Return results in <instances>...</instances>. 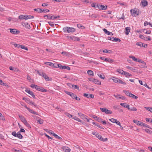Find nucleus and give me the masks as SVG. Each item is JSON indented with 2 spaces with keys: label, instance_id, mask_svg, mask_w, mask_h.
Masks as SVG:
<instances>
[{
  "label": "nucleus",
  "instance_id": "b1692460",
  "mask_svg": "<svg viewBox=\"0 0 152 152\" xmlns=\"http://www.w3.org/2000/svg\"><path fill=\"white\" fill-rule=\"evenodd\" d=\"M42 77H43L46 81H49V77L46 75L45 73H44Z\"/></svg>",
  "mask_w": 152,
  "mask_h": 152
},
{
  "label": "nucleus",
  "instance_id": "72a5a7b5",
  "mask_svg": "<svg viewBox=\"0 0 152 152\" xmlns=\"http://www.w3.org/2000/svg\"><path fill=\"white\" fill-rule=\"evenodd\" d=\"M91 6L93 7H94L95 8H98L99 9V4L93 3L92 4Z\"/></svg>",
  "mask_w": 152,
  "mask_h": 152
},
{
  "label": "nucleus",
  "instance_id": "09e8293b",
  "mask_svg": "<svg viewBox=\"0 0 152 152\" xmlns=\"http://www.w3.org/2000/svg\"><path fill=\"white\" fill-rule=\"evenodd\" d=\"M146 121L147 122H150L151 123H152V119L151 118H146Z\"/></svg>",
  "mask_w": 152,
  "mask_h": 152
},
{
  "label": "nucleus",
  "instance_id": "aec40b11",
  "mask_svg": "<svg viewBox=\"0 0 152 152\" xmlns=\"http://www.w3.org/2000/svg\"><path fill=\"white\" fill-rule=\"evenodd\" d=\"M125 29L126 31L125 33L126 35H128L130 32V28L129 27H127L125 28Z\"/></svg>",
  "mask_w": 152,
  "mask_h": 152
},
{
  "label": "nucleus",
  "instance_id": "6e6d98bb",
  "mask_svg": "<svg viewBox=\"0 0 152 152\" xmlns=\"http://www.w3.org/2000/svg\"><path fill=\"white\" fill-rule=\"evenodd\" d=\"M77 27L79 28H81L82 29H83L84 28V26H82L81 24H78L77 25Z\"/></svg>",
  "mask_w": 152,
  "mask_h": 152
},
{
  "label": "nucleus",
  "instance_id": "0eeeda50",
  "mask_svg": "<svg viewBox=\"0 0 152 152\" xmlns=\"http://www.w3.org/2000/svg\"><path fill=\"white\" fill-rule=\"evenodd\" d=\"M25 91L31 95L34 98H35V96L33 92L30 91L29 89H26Z\"/></svg>",
  "mask_w": 152,
  "mask_h": 152
},
{
  "label": "nucleus",
  "instance_id": "864d4df0",
  "mask_svg": "<svg viewBox=\"0 0 152 152\" xmlns=\"http://www.w3.org/2000/svg\"><path fill=\"white\" fill-rule=\"evenodd\" d=\"M12 134L14 137H16L17 135V133H16L14 131L12 133Z\"/></svg>",
  "mask_w": 152,
  "mask_h": 152
},
{
  "label": "nucleus",
  "instance_id": "58836bf2",
  "mask_svg": "<svg viewBox=\"0 0 152 152\" xmlns=\"http://www.w3.org/2000/svg\"><path fill=\"white\" fill-rule=\"evenodd\" d=\"M141 63H142V64L144 65L143 66L141 65L142 66V67L144 68H147V66H145V65H146V63L145 62L143 61H142L141 62Z\"/></svg>",
  "mask_w": 152,
  "mask_h": 152
},
{
  "label": "nucleus",
  "instance_id": "473e14b6",
  "mask_svg": "<svg viewBox=\"0 0 152 152\" xmlns=\"http://www.w3.org/2000/svg\"><path fill=\"white\" fill-rule=\"evenodd\" d=\"M129 57L130 58H132L134 61H137V59L134 56H130Z\"/></svg>",
  "mask_w": 152,
  "mask_h": 152
},
{
  "label": "nucleus",
  "instance_id": "412c9836",
  "mask_svg": "<svg viewBox=\"0 0 152 152\" xmlns=\"http://www.w3.org/2000/svg\"><path fill=\"white\" fill-rule=\"evenodd\" d=\"M72 118L79 122L82 123L83 124L82 121L79 118L73 115Z\"/></svg>",
  "mask_w": 152,
  "mask_h": 152
},
{
  "label": "nucleus",
  "instance_id": "3c124183",
  "mask_svg": "<svg viewBox=\"0 0 152 152\" xmlns=\"http://www.w3.org/2000/svg\"><path fill=\"white\" fill-rule=\"evenodd\" d=\"M136 45L138 46H140V47H142V46H143V44L141 42H137Z\"/></svg>",
  "mask_w": 152,
  "mask_h": 152
},
{
  "label": "nucleus",
  "instance_id": "2f4dec72",
  "mask_svg": "<svg viewBox=\"0 0 152 152\" xmlns=\"http://www.w3.org/2000/svg\"><path fill=\"white\" fill-rule=\"evenodd\" d=\"M16 137H18V138L20 139H21L23 138L22 135L20 133V132H18L17 133V135Z\"/></svg>",
  "mask_w": 152,
  "mask_h": 152
},
{
  "label": "nucleus",
  "instance_id": "dca6fc26",
  "mask_svg": "<svg viewBox=\"0 0 152 152\" xmlns=\"http://www.w3.org/2000/svg\"><path fill=\"white\" fill-rule=\"evenodd\" d=\"M103 31L106 34L108 35H113V34L109 31H108L105 28H104Z\"/></svg>",
  "mask_w": 152,
  "mask_h": 152
},
{
  "label": "nucleus",
  "instance_id": "c85d7f7f",
  "mask_svg": "<svg viewBox=\"0 0 152 152\" xmlns=\"http://www.w3.org/2000/svg\"><path fill=\"white\" fill-rule=\"evenodd\" d=\"M97 75L101 78L102 79H104L105 78V76L103 74H98Z\"/></svg>",
  "mask_w": 152,
  "mask_h": 152
},
{
  "label": "nucleus",
  "instance_id": "e2e57ef3",
  "mask_svg": "<svg viewBox=\"0 0 152 152\" xmlns=\"http://www.w3.org/2000/svg\"><path fill=\"white\" fill-rule=\"evenodd\" d=\"M127 104L126 103H120V105L121 106H122L124 107H126V106Z\"/></svg>",
  "mask_w": 152,
  "mask_h": 152
},
{
  "label": "nucleus",
  "instance_id": "5701e85b",
  "mask_svg": "<svg viewBox=\"0 0 152 152\" xmlns=\"http://www.w3.org/2000/svg\"><path fill=\"white\" fill-rule=\"evenodd\" d=\"M26 102L31 105H33L34 104V102H33L30 100L29 99H26Z\"/></svg>",
  "mask_w": 152,
  "mask_h": 152
},
{
  "label": "nucleus",
  "instance_id": "c03bdc74",
  "mask_svg": "<svg viewBox=\"0 0 152 152\" xmlns=\"http://www.w3.org/2000/svg\"><path fill=\"white\" fill-rule=\"evenodd\" d=\"M99 58L102 60L106 62L107 61L108 58H104V57H100Z\"/></svg>",
  "mask_w": 152,
  "mask_h": 152
},
{
  "label": "nucleus",
  "instance_id": "603ef678",
  "mask_svg": "<svg viewBox=\"0 0 152 152\" xmlns=\"http://www.w3.org/2000/svg\"><path fill=\"white\" fill-rule=\"evenodd\" d=\"M45 73L42 72H40L39 71H37V73L40 76H42Z\"/></svg>",
  "mask_w": 152,
  "mask_h": 152
},
{
  "label": "nucleus",
  "instance_id": "052dcab7",
  "mask_svg": "<svg viewBox=\"0 0 152 152\" xmlns=\"http://www.w3.org/2000/svg\"><path fill=\"white\" fill-rule=\"evenodd\" d=\"M126 68L127 69H129L132 71L135 70V69H133L132 67L129 66H126Z\"/></svg>",
  "mask_w": 152,
  "mask_h": 152
},
{
  "label": "nucleus",
  "instance_id": "ea45409f",
  "mask_svg": "<svg viewBox=\"0 0 152 152\" xmlns=\"http://www.w3.org/2000/svg\"><path fill=\"white\" fill-rule=\"evenodd\" d=\"M130 97H132L133 98H134L135 99H137L138 98V97L135 96L134 95V94H130Z\"/></svg>",
  "mask_w": 152,
  "mask_h": 152
},
{
  "label": "nucleus",
  "instance_id": "0e129e2a",
  "mask_svg": "<svg viewBox=\"0 0 152 152\" xmlns=\"http://www.w3.org/2000/svg\"><path fill=\"white\" fill-rule=\"evenodd\" d=\"M130 110L132 111H136L137 110V109L134 107H133L130 108Z\"/></svg>",
  "mask_w": 152,
  "mask_h": 152
},
{
  "label": "nucleus",
  "instance_id": "680f3d73",
  "mask_svg": "<svg viewBox=\"0 0 152 152\" xmlns=\"http://www.w3.org/2000/svg\"><path fill=\"white\" fill-rule=\"evenodd\" d=\"M37 121L38 122H39L40 124H41L43 123V121L42 119H39L37 120Z\"/></svg>",
  "mask_w": 152,
  "mask_h": 152
},
{
  "label": "nucleus",
  "instance_id": "338daca9",
  "mask_svg": "<svg viewBox=\"0 0 152 152\" xmlns=\"http://www.w3.org/2000/svg\"><path fill=\"white\" fill-rule=\"evenodd\" d=\"M24 124L27 127H30L31 128L30 126V124L27 122V121L26 122H25Z\"/></svg>",
  "mask_w": 152,
  "mask_h": 152
},
{
  "label": "nucleus",
  "instance_id": "9b49d317",
  "mask_svg": "<svg viewBox=\"0 0 152 152\" xmlns=\"http://www.w3.org/2000/svg\"><path fill=\"white\" fill-rule=\"evenodd\" d=\"M141 4H142L143 7L147 6L148 4V2L146 0H142V1Z\"/></svg>",
  "mask_w": 152,
  "mask_h": 152
},
{
  "label": "nucleus",
  "instance_id": "bf43d9fd",
  "mask_svg": "<svg viewBox=\"0 0 152 152\" xmlns=\"http://www.w3.org/2000/svg\"><path fill=\"white\" fill-rule=\"evenodd\" d=\"M21 45H20L19 44H15L14 45L15 47H16L17 48H20V46H21Z\"/></svg>",
  "mask_w": 152,
  "mask_h": 152
},
{
  "label": "nucleus",
  "instance_id": "f8f14e48",
  "mask_svg": "<svg viewBox=\"0 0 152 152\" xmlns=\"http://www.w3.org/2000/svg\"><path fill=\"white\" fill-rule=\"evenodd\" d=\"M78 114L79 115V116L82 119H87V116L86 115H85L81 113H78Z\"/></svg>",
  "mask_w": 152,
  "mask_h": 152
},
{
  "label": "nucleus",
  "instance_id": "423d86ee",
  "mask_svg": "<svg viewBox=\"0 0 152 152\" xmlns=\"http://www.w3.org/2000/svg\"><path fill=\"white\" fill-rule=\"evenodd\" d=\"M36 90L43 92H45L47 91V90L45 89L43 87L38 86H37V87L36 88Z\"/></svg>",
  "mask_w": 152,
  "mask_h": 152
},
{
  "label": "nucleus",
  "instance_id": "20e7f679",
  "mask_svg": "<svg viewBox=\"0 0 152 152\" xmlns=\"http://www.w3.org/2000/svg\"><path fill=\"white\" fill-rule=\"evenodd\" d=\"M68 39L70 40H72L73 41H79L80 39L78 37H75V36H68L67 37Z\"/></svg>",
  "mask_w": 152,
  "mask_h": 152
},
{
  "label": "nucleus",
  "instance_id": "de8ad7c7",
  "mask_svg": "<svg viewBox=\"0 0 152 152\" xmlns=\"http://www.w3.org/2000/svg\"><path fill=\"white\" fill-rule=\"evenodd\" d=\"M65 114L69 118H72V116L73 115H72L69 114L68 113H66Z\"/></svg>",
  "mask_w": 152,
  "mask_h": 152
},
{
  "label": "nucleus",
  "instance_id": "ddd939ff",
  "mask_svg": "<svg viewBox=\"0 0 152 152\" xmlns=\"http://www.w3.org/2000/svg\"><path fill=\"white\" fill-rule=\"evenodd\" d=\"M19 117L21 121L24 124L27 121L24 117L21 115H19Z\"/></svg>",
  "mask_w": 152,
  "mask_h": 152
},
{
  "label": "nucleus",
  "instance_id": "37998d69",
  "mask_svg": "<svg viewBox=\"0 0 152 152\" xmlns=\"http://www.w3.org/2000/svg\"><path fill=\"white\" fill-rule=\"evenodd\" d=\"M109 120L111 122L113 123H115L116 122V121L117 120L112 118L110 119H109Z\"/></svg>",
  "mask_w": 152,
  "mask_h": 152
},
{
  "label": "nucleus",
  "instance_id": "2eb2a0df",
  "mask_svg": "<svg viewBox=\"0 0 152 152\" xmlns=\"http://www.w3.org/2000/svg\"><path fill=\"white\" fill-rule=\"evenodd\" d=\"M53 17V16H51L50 15H46L44 16V18L45 19L51 20L52 19Z\"/></svg>",
  "mask_w": 152,
  "mask_h": 152
},
{
  "label": "nucleus",
  "instance_id": "49530a36",
  "mask_svg": "<svg viewBox=\"0 0 152 152\" xmlns=\"http://www.w3.org/2000/svg\"><path fill=\"white\" fill-rule=\"evenodd\" d=\"M118 83H121L122 84L125 85L126 84V83L123 82L122 80H120L119 79Z\"/></svg>",
  "mask_w": 152,
  "mask_h": 152
},
{
  "label": "nucleus",
  "instance_id": "1a4fd4ad",
  "mask_svg": "<svg viewBox=\"0 0 152 152\" xmlns=\"http://www.w3.org/2000/svg\"><path fill=\"white\" fill-rule=\"evenodd\" d=\"M83 96L88 98H93L94 96L93 94L84 93Z\"/></svg>",
  "mask_w": 152,
  "mask_h": 152
},
{
  "label": "nucleus",
  "instance_id": "7ed1b4c3",
  "mask_svg": "<svg viewBox=\"0 0 152 152\" xmlns=\"http://www.w3.org/2000/svg\"><path fill=\"white\" fill-rule=\"evenodd\" d=\"M100 109L102 112H104L106 114H111L112 113V112L111 110H108L105 107L100 108Z\"/></svg>",
  "mask_w": 152,
  "mask_h": 152
},
{
  "label": "nucleus",
  "instance_id": "9d476101",
  "mask_svg": "<svg viewBox=\"0 0 152 152\" xmlns=\"http://www.w3.org/2000/svg\"><path fill=\"white\" fill-rule=\"evenodd\" d=\"M107 8V6H104L103 5L99 4V9L100 10H105Z\"/></svg>",
  "mask_w": 152,
  "mask_h": 152
},
{
  "label": "nucleus",
  "instance_id": "6ab92c4d",
  "mask_svg": "<svg viewBox=\"0 0 152 152\" xmlns=\"http://www.w3.org/2000/svg\"><path fill=\"white\" fill-rule=\"evenodd\" d=\"M123 75H125V76L127 77H131L132 76L131 74L126 71L124 72Z\"/></svg>",
  "mask_w": 152,
  "mask_h": 152
},
{
  "label": "nucleus",
  "instance_id": "4d7b16f0",
  "mask_svg": "<svg viewBox=\"0 0 152 152\" xmlns=\"http://www.w3.org/2000/svg\"><path fill=\"white\" fill-rule=\"evenodd\" d=\"M76 95L74 94H73L72 93L71 95H70V96L73 99H75V97L76 96Z\"/></svg>",
  "mask_w": 152,
  "mask_h": 152
},
{
  "label": "nucleus",
  "instance_id": "7c9ffc66",
  "mask_svg": "<svg viewBox=\"0 0 152 152\" xmlns=\"http://www.w3.org/2000/svg\"><path fill=\"white\" fill-rule=\"evenodd\" d=\"M45 64L51 66L53 67L54 66V64L52 62H47L45 63Z\"/></svg>",
  "mask_w": 152,
  "mask_h": 152
},
{
  "label": "nucleus",
  "instance_id": "f03ea898",
  "mask_svg": "<svg viewBox=\"0 0 152 152\" xmlns=\"http://www.w3.org/2000/svg\"><path fill=\"white\" fill-rule=\"evenodd\" d=\"M130 12L132 16H136V15H139V12L137 11V9H131L130 10Z\"/></svg>",
  "mask_w": 152,
  "mask_h": 152
},
{
  "label": "nucleus",
  "instance_id": "a878e982",
  "mask_svg": "<svg viewBox=\"0 0 152 152\" xmlns=\"http://www.w3.org/2000/svg\"><path fill=\"white\" fill-rule=\"evenodd\" d=\"M87 73L88 75L92 76L94 75L93 72L91 70H88L87 71Z\"/></svg>",
  "mask_w": 152,
  "mask_h": 152
},
{
  "label": "nucleus",
  "instance_id": "a18cd8bd",
  "mask_svg": "<svg viewBox=\"0 0 152 152\" xmlns=\"http://www.w3.org/2000/svg\"><path fill=\"white\" fill-rule=\"evenodd\" d=\"M113 41H115V42H120L121 41V40L120 39H119V38H118L117 37H115V38H114V40H113Z\"/></svg>",
  "mask_w": 152,
  "mask_h": 152
},
{
  "label": "nucleus",
  "instance_id": "4c0bfd02",
  "mask_svg": "<svg viewBox=\"0 0 152 152\" xmlns=\"http://www.w3.org/2000/svg\"><path fill=\"white\" fill-rule=\"evenodd\" d=\"M53 135L57 139H58L59 140H61L62 139V138L60 137L59 136H58L55 133H53Z\"/></svg>",
  "mask_w": 152,
  "mask_h": 152
},
{
  "label": "nucleus",
  "instance_id": "e433bc0d",
  "mask_svg": "<svg viewBox=\"0 0 152 152\" xmlns=\"http://www.w3.org/2000/svg\"><path fill=\"white\" fill-rule=\"evenodd\" d=\"M117 71L119 74L122 75L123 74L124 72V71L123 70L120 69H117Z\"/></svg>",
  "mask_w": 152,
  "mask_h": 152
},
{
  "label": "nucleus",
  "instance_id": "393cba45",
  "mask_svg": "<svg viewBox=\"0 0 152 152\" xmlns=\"http://www.w3.org/2000/svg\"><path fill=\"white\" fill-rule=\"evenodd\" d=\"M94 83L95 84H98V85H101V82L98 80L96 79H95L94 80Z\"/></svg>",
  "mask_w": 152,
  "mask_h": 152
},
{
  "label": "nucleus",
  "instance_id": "f257e3e1",
  "mask_svg": "<svg viewBox=\"0 0 152 152\" xmlns=\"http://www.w3.org/2000/svg\"><path fill=\"white\" fill-rule=\"evenodd\" d=\"M63 30L64 32H67L68 33H70V32H74L75 31V29L72 27H64Z\"/></svg>",
  "mask_w": 152,
  "mask_h": 152
},
{
  "label": "nucleus",
  "instance_id": "39448f33",
  "mask_svg": "<svg viewBox=\"0 0 152 152\" xmlns=\"http://www.w3.org/2000/svg\"><path fill=\"white\" fill-rule=\"evenodd\" d=\"M9 30H10V32L13 34H17L19 33L18 30L15 29L9 28Z\"/></svg>",
  "mask_w": 152,
  "mask_h": 152
},
{
  "label": "nucleus",
  "instance_id": "f704fd0d",
  "mask_svg": "<svg viewBox=\"0 0 152 152\" xmlns=\"http://www.w3.org/2000/svg\"><path fill=\"white\" fill-rule=\"evenodd\" d=\"M124 92L127 96H130V94H131V93L129 92L128 91L125 90L124 91Z\"/></svg>",
  "mask_w": 152,
  "mask_h": 152
},
{
  "label": "nucleus",
  "instance_id": "a211bd4d",
  "mask_svg": "<svg viewBox=\"0 0 152 152\" xmlns=\"http://www.w3.org/2000/svg\"><path fill=\"white\" fill-rule=\"evenodd\" d=\"M68 86H69L70 87H71V86H72V88L74 89H77L78 90L79 89V87L77 86L74 85H72L71 84H68Z\"/></svg>",
  "mask_w": 152,
  "mask_h": 152
},
{
  "label": "nucleus",
  "instance_id": "69168bd1",
  "mask_svg": "<svg viewBox=\"0 0 152 152\" xmlns=\"http://www.w3.org/2000/svg\"><path fill=\"white\" fill-rule=\"evenodd\" d=\"M142 126H144V127H145L149 128V126L148 125L145 124H144L143 123L142 125Z\"/></svg>",
  "mask_w": 152,
  "mask_h": 152
},
{
  "label": "nucleus",
  "instance_id": "c756f323",
  "mask_svg": "<svg viewBox=\"0 0 152 152\" xmlns=\"http://www.w3.org/2000/svg\"><path fill=\"white\" fill-rule=\"evenodd\" d=\"M26 16L25 15H20L19 16L18 18L20 19H25L26 20Z\"/></svg>",
  "mask_w": 152,
  "mask_h": 152
},
{
  "label": "nucleus",
  "instance_id": "6e6552de",
  "mask_svg": "<svg viewBox=\"0 0 152 152\" xmlns=\"http://www.w3.org/2000/svg\"><path fill=\"white\" fill-rule=\"evenodd\" d=\"M96 136L100 140H101L103 141H106L107 140V138H105L104 139H103L102 137V136H101L100 135H98V134H97V135H96Z\"/></svg>",
  "mask_w": 152,
  "mask_h": 152
},
{
  "label": "nucleus",
  "instance_id": "a19ab883",
  "mask_svg": "<svg viewBox=\"0 0 152 152\" xmlns=\"http://www.w3.org/2000/svg\"><path fill=\"white\" fill-rule=\"evenodd\" d=\"M20 48L24 49L26 50H28V48L27 47L24 46H23V45H21V46H20Z\"/></svg>",
  "mask_w": 152,
  "mask_h": 152
},
{
  "label": "nucleus",
  "instance_id": "4468645a",
  "mask_svg": "<svg viewBox=\"0 0 152 152\" xmlns=\"http://www.w3.org/2000/svg\"><path fill=\"white\" fill-rule=\"evenodd\" d=\"M25 107L31 113L33 114H35V115H38L37 113V112L34 111L33 110L30 109L29 108L27 107L26 106H25Z\"/></svg>",
  "mask_w": 152,
  "mask_h": 152
},
{
  "label": "nucleus",
  "instance_id": "cd10ccee",
  "mask_svg": "<svg viewBox=\"0 0 152 152\" xmlns=\"http://www.w3.org/2000/svg\"><path fill=\"white\" fill-rule=\"evenodd\" d=\"M62 69H66L69 70H70V68L68 66H63V67H62Z\"/></svg>",
  "mask_w": 152,
  "mask_h": 152
},
{
  "label": "nucleus",
  "instance_id": "8fccbe9b",
  "mask_svg": "<svg viewBox=\"0 0 152 152\" xmlns=\"http://www.w3.org/2000/svg\"><path fill=\"white\" fill-rule=\"evenodd\" d=\"M37 86L35 85L34 84H31L30 85V87H31L32 88H35L36 89V88L37 87Z\"/></svg>",
  "mask_w": 152,
  "mask_h": 152
},
{
  "label": "nucleus",
  "instance_id": "4be33fe9",
  "mask_svg": "<svg viewBox=\"0 0 152 152\" xmlns=\"http://www.w3.org/2000/svg\"><path fill=\"white\" fill-rule=\"evenodd\" d=\"M112 79L114 82L116 83H118L119 79L114 77H113L112 78Z\"/></svg>",
  "mask_w": 152,
  "mask_h": 152
},
{
  "label": "nucleus",
  "instance_id": "79ce46f5",
  "mask_svg": "<svg viewBox=\"0 0 152 152\" xmlns=\"http://www.w3.org/2000/svg\"><path fill=\"white\" fill-rule=\"evenodd\" d=\"M26 20H27L29 19H32L34 18V17L31 15H28L26 16Z\"/></svg>",
  "mask_w": 152,
  "mask_h": 152
},
{
  "label": "nucleus",
  "instance_id": "13d9d810",
  "mask_svg": "<svg viewBox=\"0 0 152 152\" xmlns=\"http://www.w3.org/2000/svg\"><path fill=\"white\" fill-rule=\"evenodd\" d=\"M143 123L141 121H138L137 124L138 125L140 126H142Z\"/></svg>",
  "mask_w": 152,
  "mask_h": 152
},
{
  "label": "nucleus",
  "instance_id": "f3484780",
  "mask_svg": "<svg viewBox=\"0 0 152 152\" xmlns=\"http://www.w3.org/2000/svg\"><path fill=\"white\" fill-rule=\"evenodd\" d=\"M63 149L64 151L65 152H70L71 150L68 147H64L63 148Z\"/></svg>",
  "mask_w": 152,
  "mask_h": 152
},
{
  "label": "nucleus",
  "instance_id": "774afa93",
  "mask_svg": "<svg viewBox=\"0 0 152 152\" xmlns=\"http://www.w3.org/2000/svg\"><path fill=\"white\" fill-rule=\"evenodd\" d=\"M108 39L109 40H111V41H113L114 37H109L108 38Z\"/></svg>",
  "mask_w": 152,
  "mask_h": 152
},
{
  "label": "nucleus",
  "instance_id": "bb28decb",
  "mask_svg": "<svg viewBox=\"0 0 152 152\" xmlns=\"http://www.w3.org/2000/svg\"><path fill=\"white\" fill-rule=\"evenodd\" d=\"M24 25H23L26 28H27L28 29H29L30 28V25L27 23H23Z\"/></svg>",
  "mask_w": 152,
  "mask_h": 152
},
{
  "label": "nucleus",
  "instance_id": "5fc2aeb1",
  "mask_svg": "<svg viewBox=\"0 0 152 152\" xmlns=\"http://www.w3.org/2000/svg\"><path fill=\"white\" fill-rule=\"evenodd\" d=\"M108 61L107 62H108L110 63H112L114 62V60L113 59H111L110 58H108Z\"/></svg>",
  "mask_w": 152,
  "mask_h": 152
},
{
  "label": "nucleus",
  "instance_id": "c9c22d12",
  "mask_svg": "<svg viewBox=\"0 0 152 152\" xmlns=\"http://www.w3.org/2000/svg\"><path fill=\"white\" fill-rule=\"evenodd\" d=\"M93 118L99 122L100 120H101V119H100L99 117L94 115L93 116Z\"/></svg>",
  "mask_w": 152,
  "mask_h": 152
}]
</instances>
